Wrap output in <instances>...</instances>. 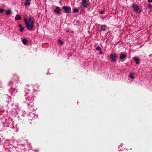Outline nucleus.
Instances as JSON below:
<instances>
[{
	"label": "nucleus",
	"instance_id": "nucleus-9",
	"mask_svg": "<svg viewBox=\"0 0 152 152\" xmlns=\"http://www.w3.org/2000/svg\"><path fill=\"white\" fill-rule=\"evenodd\" d=\"M30 1L26 0V1L25 3V5L26 6L29 5L30 4Z\"/></svg>",
	"mask_w": 152,
	"mask_h": 152
},
{
	"label": "nucleus",
	"instance_id": "nucleus-25",
	"mask_svg": "<svg viewBox=\"0 0 152 152\" xmlns=\"http://www.w3.org/2000/svg\"><path fill=\"white\" fill-rule=\"evenodd\" d=\"M126 1H127V0H126Z\"/></svg>",
	"mask_w": 152,
	"mask_h": 152
},
{
	"label": "nucleus",
	"instance_id": "nucleus-8",
	"mask_svg": "<svg viewBox=\"0 0 152 152\" xmlns=\"http://www.w3.org/2000/svg\"><path fill=\"white\" fill-rule=\"evenodd\" d=\"M15 19L17 20H19L21 19V17L19 15L17 14L16 15Z\"/></svg>",
	"mask_w": 152,
	"mask_h": 152
},
{
	"label": "nucleus",
	"instance_id": "nucleus-13",
	"mask_svg": "<svg viewBox=\"0 0 152 152\" xmlns=\"http://www.w3.org/2000/svg\"><path fill=\"white\" fill-rule=\"evenodd\" d=\"M106 29V27L104 25H102L101 27V30L104 31H105Z\"/></svg>",
	"mask_w": 152,
	"mask_h": 152
},
{
	"label": "nucleus",
	"instance_id": "nucleus-11",
	"mask_svg": "<svg viewBox=\"0 0 152 152\" xmlns=\"http://www.w3.org/2000/svg\"><path fill=\"white\" fill-rule=\"evenodd\" d=\"M19 27L20 28V32H22L24 30V28L22 27V26L21 24H19Z\"/></svg>",
	"mask_w": 152,
	"mask_h": 152
},
{
	"label": "nucleus",
	"instance_id": "nucleus-21",
	"mask_svg": "<svg viewBox=\"0 0 152 152\" xmlns=\"http://www.w3.org/2000/svg\"><path fill=\"white\" fill-rule=\"evenodd\" d=\"M104 11H101L100 12V13L101 14H104Z\"/></svg>",
	"mask_w": 152,
	"mask_h": 152
},
{
	"label": "nucleus",
	"instance_id": "nucleus-12",
	"mask_svg": "<svg viewBox=\"0 0 152 152\" xmlns=\"http://www.w3.org/2000/svg\"><path fill=\"white\" fill-rule=\"evenodd\" d=\"M134 59L135 61L136 64H139V59L138 58L136 57H134Z\"/></svg>",
	"mask_w": 152,
	"mask_h": 152
},
{
	"label": "nucleus",
	"instance_id": "nucleus-5",
	"mask_svg": "<svg viewBox=\"0 0 152 152\" xmlns=\"http://www.w3.org/2000/svg\"><path fill=\"white\" fill-rule=\"evenodd\" d=\"M117 56L116 54L113 53L110 56V58L112 59V61L114 62L116 61V58Z\"/></svg>",
	"mask_w": 152,
	"mask_h": 152
},
{
	"label": "nucleus",
	"instance_id": "nucleus-6",
	"mask_svg": "<svg viewBox=\"0 0 152 152\" xmlns=\"http://www.w3.org/2000/svg\"><path fill=\"white\" fill-rule=\"evenodd\" d=\"M126 54L121 53L120 57V58L121 60H122L123 59L125 58L126 57Z\"/></svg>",
	"mask_w": 152,
	"mask_h": 152
},
{
	"label": "nucleus",
	"instance_id": "nucleus-22",
	"mask_svg": "<svg viewBox=\"0 0 152 152\" xmlns=\"http://www.w3.org/2000/svg\"><path fill=\"white\" fill-rule=\"evenodd\" d=\"M148 2L149 3L152 2V0H148Z\"/></svg>",
	"mask_w": 152,
	"mask_h": 152
},
{
	"label": "nucleus",
	"instance_id": "nucleus-18",
	"mask_svg": "<svg viewBox=\"0 0 152 152\" xmlns=\"http://www.w3.org/2000/svg\"><path fill=\"white\" fill-rule=\"evenodd\" d=\"M133 75V74L132 73H131L129 75L130 77L132 79H133L134 78Z\"/></svg>",
	"mask_w": 152,
	"mask_h": 152
},
{
	"label": "nucleus",
	"instance_id": "nucleus-14",
	"mask_svg": "<svg viewBox=\"0 0 152 152\" xmlns=\"http://www.w3.org/2000/svg\"><path fill=\"white\" fill-rule=\"evenodd\" d=\"M22 42L24 45H26L27 43V41L26 39H24L22 40Z\"/></svg>",
	"mask_w": 152,
	"mask_h": 152
},
{
	"label": "nucleus",
	"instance_id": "nucleus-23",
	"mask_svg": "<svg viewBox=\"0 0 152 152\" xmlns=\"http://www.w3.org/2000/svg\"><path fill=\"white\" fill-rule=\"evenodd\" d=\"M99 54H102V51H100V52H99Z\"/></svg>",
	"mask_w": 152,
	"mask_h": 152
},
{
	"label": "nucleus",
	"instance_id": "nucleus-19",
	"mask_svg": "<svg viewBox=\"0 0 152 152\" xmlns=\"http://www.w3.org/2000/svg\"><path fill=\"white\" fill-rule=\"evenodd\" d=\"M96 49L97 50H99V51H101V48L99 46H98L96 48Z\"/></svg>",
	"mask_w": 152,
	"mask_h": 152
},
{
	"label": "nucleus",
	"instance_id": "nucleus-24",
	"mask_svg": "<svg viewBox=\"0 0 152 152\" xmlns=\"http://www.w3.org/2000/svg\"><path fill=\"white\" fill-rule=\"evenodd\" d=\"M66 31L67 32H69V31L68 30H66Z\"/></svg>",
	"mask_w": 152,
	"mask_h": 152
},
{
	"label": "nucleus",
	"instance_id": "nucleus-20",
	"mask_svg": "<svg viewBox=\"0 0 152 152\" xmlns=\"http://www.w3.org/2000/svg\"><path fill=\"white\" fill-rule=\"evenodd\" d=\"M4 10L2 9H0V12L2 13L3 12Z\"/></svg>",
	"mask_w": 152,
	"mask_h": 152
},
{
	"label": "nucleus",
	"instance_id": "nucleus-2",
	"mask_svg": "<svg viewBox=\"0 0 152 152\" xmlns=\"http://www.w3.org/2000/svg\"><path fill=\"white\" fill-rule=\"evenodd\" d=\"M82 2L81 3V5L83 7L86 8L90 5V3L88 2V0H81Z\"/></svg>",
	"mask_w": 152,
	"mask_h": 152
},
{
	"label": "nucleus",
	"instance_id": "nucleus-4",
	"mask_svg": "<svg viewBox=\"0 0 152 152\" xmlns=\"http://www.w3.org/2000/svg\"><path fill=\"white\" fill-rule=\"evenodd\" d=\"M63 9L67 13H70L71 12V8L69 7L63 6L62 7Z\"/></svg>",
	"mask_w": 152,
	"mask_h": 152
},
{
	"label": "nucleus",
	"instance_id": "nucleus-16",
	"mask_svg": "<svg viewBox=\"0 0 152 152\" xmlns=\"http://www.w3.org/2000/svg\"><path fill=\"white\" fill-rule=\"evenodd\" d=\"M73 12L75 13L77 12H78V10L76 8H75L73 9Z\"/></svg>",
	"mask_w": 152,
	"mask_h": 152
},
{
	"label": "nucleus",
	"instance_id": "nucleus-3",
	"mask_svg": "<svg viewBox=\"0 0 152 152\" xmlns=\"http://www.w3.org/2000/svg\"><path fill=\"white\" fill-rule=\"evenodd\" d=\"M133 7L134 10L137 12H141V10L138 7V5L137 4H134L133 5Z\"/></svg>",
	"mask_w": 152,
	"mask_h": 152
},
{
	"label": "nucleus",
	"instance_id": "nucleus-7",
	"mask_svg": "<svg viewBox=\"0 0 152 152\" xmlns=\"http://www.w3.org/2000/svg\"><path fill=\"white\" fill-rule=\"evenodd\" d=\"M61 10L59 8V7H57L56 9L54 10V11L56 12L57 14H58L59 13Z\"/></svg>",
	"mask_w": 152,
	"mask_h": 152
},
{
	"label": "nucleus",
	"instance_id": "nucleus-10",
	"mask_svg": "<svg viewBox=\"0 0 152 152\" xmlns=\"http://www.w3.org/2000/svg\"><path fill=\"white\" fill-rule=\"evenodd\" d=\"M11 10L10 9L7 10L6 11V15H10L11 13Z\"/></svg>",
	"mask_w": 152,
	"mask_h": 152
},
{
	"label": "nucleus",
	"instance_id": "nucleus-15",
	"mask_svg": "<svg viewBox=\"0 0 152 152\" xmlns=\"http://www.w3.org/2000/svg\"><path fill=\"white\" fill-rule=\"evenodd\" d=\"M148 6L150 10H152V5L150 4H148Z\"/></svg>",
	"mask_w": 152,
	"mask_h": 152
},
{
	"label": "nucleus",
	"instance_id": "nucleus-17",
	"mask_svg": "<svg viewBox=\"0 0 152 152\" xmlns=\"http://www.w3.org/2000/svg\"><path fill=\"white\" fill-rule=\"evenodd\" d=\"M58 42H59V43L61 45H62L63 44V42L60 39L58 40Z\"/></svg>",
	"mask_w": 152,
	"mask_h": 152
},
{
	"label": "nucleus",
	"instance_id": "nucleus-1",
	"mask_svg": "<svg viewBox=\"0 0 152 152\" xmlns=\"http://www.w3.org/2000/svg\"><path fill=\"white\" fill-rule=\"evenodd\" d=\"M24 20L26 23L28 30H31L33 28L34 23L35 20L32 17L29 16L28 18L26 14H25L23 18Z\"/></svg>",
	"mask_w": 152,
	"mask_h": 152
}]
</instances>
